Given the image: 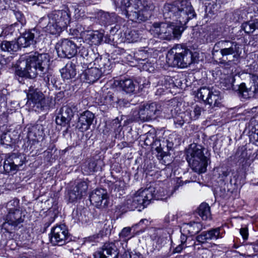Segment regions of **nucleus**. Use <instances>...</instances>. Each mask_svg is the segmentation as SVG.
Masks as SVG:
<instances>
[{
	"label": "nucleus",
	"mask_w": 258,
	"mask_h": 258,
	"mask_svg": "<svg viewBox=\"0 0 258 258\" xmlns=\"http://www.w3.org/2000/svg\"><path fill=\"white\" fill-rule=\"evenodd\" d=\"M163 16L166 20H172L169 23H155L151 29L154 37L170 40L178 39L184 30L183 26L196 16L188 0H178L165 6Z\"/></svg>",
	"instance_id": "nucleus-1"
},
{
	"label": "nucleus",
	"mask_w": 258,
	"mask_h": 258,
	"mask_svg": "<svg viewBox=\"0 0 258 258\" xmlns=\"http://www.w3.org/2000/svg\"><path fill=\"white\" fill-rule=\"evenodd\" d=\"M49 56L46 53L34 52L20 57L16 74L21 77L35 78L39 74H43L49 66Z\"/></svg>",
	"instance_id": "nucleus-2"
},
{
	"label": "nucleus",
	"mask_w": 258,
	"mask_h": 258,
	"mask_svg": "<svg viewBox=\"0 0 258 258\" xmlns=\"http://www.w3.org/2000/svg\"><path fill=\"white\" fill-rule=\"evenodd\" d=\"M114 3L116 8L132 21L147 20L154 9L153 4L147 1L114 0Z\"/></svg>",
	"instance_id": "nucleus-3"
},
{
	"label": "nucleus",
	"mask_w": 258,
	"mask_h": 258,
	"mask_svg": "<svg viewBox=\"0 0 258 258\" xmlns=\"http://www.w3.org/2000/svg\"><path fill=\"white\" fill-rule=\"evenodd\" d=\"M169 66L181 68H187L195 62L192 52L187 47L181 44L174 45L166 55Z\"/></svg>",
	"instance_id": "nucleus-4"
},
{
	"label": "nucleus",
	"mask_w": 258,
	"mask_h": 258,
	"mask_svg": "<svg viewBox=\"0 0 258 258\" xmlns=\"http://www.w3.org/2000/svg\"><path fill=\"white\" fill-rule=\"evenodd\" d=\"M27 104L29 105L36 111H39L48 109L50 101L45 98L43 94L37 89L30 87L27 94Z\"/></svg>",
	"instance_id": "nucleus-5"
},
{
	"label": "nucleus",
	"mask_w": 258,
	"mask_h": 258,
	"mask_svg": "<svg viewBox=\"0 0 258 258\" xmlns=\"http://www.w3.org/2000/svg\"><path fill=\"white\" fill-rule=\"evenodd\" d=\"M162 109V106L160 104L153 102L142 105L139 110L133 112V115L135 120L145 121L159 115Z\"/></svg>",
	"instance_id": "nucleus-6"
},
{
	"label": "nucleus",
	"mask_w": 258,
	"mask_h": 258,
	"mask_svg": "<svg viewBox=\"0 0 258 258\" xmlns=\"http://www.w3.org/2000/svg\"><path fill=\"white\" fill-rule=\"evenodd\" d=\"M196 96L198 98L201 99L212 107L218 106L221 99L219 91L211 90L206 87L199 89L196 93Z\"/></svg>",
	"instance_id": "nucleus-7"
},
{
	"label": "nucleus",
	"mask_w": 258,
	"mask_h": 258,
	"mask_svg": "<svg viewBox=\"0 0 258 258\" xmlns=\"http://www.w3.org/2000/svg\"><path fill=\"white\" fill-rule=\"evenodd\" d=\"M58 55L61 58H71L77 53V46L74 41L68 39L59 41L55 46Z\"/></svg>",
	"instance_id": "nucleus-8"
},
{
	"label": "nucleus",
	"mask_w": 258,
	"mask_h": 258,
	"mask_svg": "<svg viewBox=\"0 0 258 258\" xmlns=\"http://www.w3.org/2000/svg\"><path fill=\"white\" fill-rule=\"evenodd\" d=\"M222 48L220 52L224 59V57L232 55L234 58L237 59L241 54V45L234 41L222 40L217 43Z\"/></svg>",
	"instance_id": "nucleus-9"
},
{
	"label": "nucleus",
	"mask_w": 258,
	"mask_h": 258,
	"mask_svg": "<svg viewBox=\"0 0 258 258\" xmlns=\"http://www.w3.org/2000/svg\"><path fill=\"white\" fill-rule=\"evenodd\" d=\"M50 234V242L54 245H63L70 240L68 231L64 225L53 227Z\"/></svg>",
	"instance_id": "nucleus-10"
},
{
	"label": "nucleus",
	"mask_w": 258,
	"mask_h": 258,
	"mask_svg": "<svg viewBox=\"0 0 258 258\" xmlns=\"http://www.w3.org/2000/svg\"><path fill=\"white\" fill-rule=\"evenodd\" d=\"M167 196V195H134L132 206L135 208L142 207L144 208L154 200L161 201L167 200L169 197Z\"/></svg>",
	"instance_id": "nucleus-11"
},
{
	"label": "nucleus",
	"mask_w": 258,
	"mask_h": 258,
	"mask_svg": "<svg viewBox=\"0 0 258 258\" xmlns=\"http://www.w3.org/2000/svg\"><path fill=\"white\" fill-rule=\"evenodd\" d=\"M110 66L103 64L100 69L96 67H92L86 70L82 75V77L86 80L88 83H93L98 80L102 74H108L109 73Z\"/></svg>",
	"instance_id": "nucleus-12"
},
{
	"label": "nucleus",
	"mask_w": 258,
	"mask_h": 258,
	"mask_svg": "<svg viewBox=\"0 0 258 258\" xmlns=\"http://www.w3.org/2000/svg\"><path fill=\"white\" fill-rule=\"evenodd\" d=\"M48 16L41 19L40 23L43 27L44 31L50 34L59 35L64 31L63 28L57 24Z\"/></svg>",
	"instance_id": "nucleus-13"
},
{
	"label": "nucleus",
	"mask_w": 258,
	"mask_h": 258,
	"mask_svg": "<svg viewBox=\"0 0 258 258\" xmlns=\"http://www.w3.org/2000/svg\"><path fill=\"white\" fill-rule=\"evenodd\" d=\"M64 30L71 21V16L68 10H57L48 15Z\"/></svg>",
	"instance_id": "nucleus-14"
},
{
	"label": "nucleus",
	"mask_w": 258,
	"mask_h": 258,
	"mask_svg": "<svg viewBox=\"0 0 258 258\" xmlns=\"http://www.w3.org/2000/svg\"><path fill=\"white\" fill-rule=\"evenodd\" d=\"M74 109L75 106L73 105L63 106L60 110L59 115L55 118L56 124L61 126L68 124L74 116Z\"/></svg>",
	"instance_id": "nucleus-15"
},
{
	"label": "nucleus",
	"mask_w": 258,
	"mask_h": 258,
	"mask_svg": "<svg viewBox=\"0 0 258 258\" xmlns=\"http://www.w3.org/2000/svg\"><path fill=\"white\" fill-rule=\"evenodd\" d=\"M39 36V33L35 28L29 30L18 38V44L21 47H27L36 42V39Z\"/></svg>",
	"instance_id": "nucleus-16"
},
{
	"label": "nucleus",
	"mask_w": 258,
	"mask_h": 258,
	"mask_svg": "<svg viewBox=\"0 0 258 258\" xmlns=\"http://www.w3.org/2000/svg\"><path fill=\"white\" fill-rule=\"evenodd\" d=\"M23 221L24 218H23L21 211L17 209H11L7 215L6 222L4 223V226L6 227L8 224L14 227H16L23 223Z\"/></svg>",
	"instance_id": "nucleus-17"
},
{
	"label": "nucleus",
	"mask_w": 258,
	"mask_h": 258,
	"mask_svg": "<svg viewBox=\"0 0 258 258\" xmlns=\"http://www.w3.org/2000/svg\"><path fill=\"white\" fill-rule=\"evenodd\" d=\"M221 228L217 227L213 228L209 230L203 231L198 235L196 239L197 241L201 243H206L209 240H217L222 237L220 232Z\"/></svg>",
	"instance_id": "nucleus-18"
},
{
	"label": "nucleus",
	"mask_w": 258,
	"mask_h": 258,
	"mask_svg": "<svg viewBox=\"0 0 258 258\" xmlns=\"http://www.w3.org/2000/svg\"><path fill=\"white\" fill-rule=\"evenodd\" d=\"M151 234L152 245L154 249L159 250L166 243V234L160 229H153Z\"/></svg>",
	"instance_id": "nucleus-19"
},
{
	"label": "nucleus",
	"mask_w": 258,
	"mask_h": 258,
	"mask_svg": "<svg viewBox=\"0 0 258 258\" xmlns=\"http://www.w3.org/2000/svg\"><path fill=\"white\" fill-rule=\"evenodd\" d=\"M94 119V115L89 111L83 112L79 118L77 124L79 129L81 132H85L90 128Z\"/></svg>",
	"instance_id": "nucleus-20"
},
{
	"label": "nucleus",
	"mask_w": 258,
	"mask_h": 258,
	"mask_svg": "<svg viewBox=\"0 0 258 258\" xmlns=\"http://www.w3.org/2000/svg\"><path fill=\"white\" fill-rule=\"evenodd\" d=\"M238 91L245 99L254 97H258V77L253 80V84L249 89L246 87L244 83L241 84L239 86Z\"/></svg>",
	"instance_id": "nucleus-21"
},
{
	"label": "nucleus",
	"mask_w": 258,
	"mask_h": 258,
	"mask_svg": "<svg viewBox=\"0 0 258 258\" xmlns=\"http://www.w3.org/2000/svg\"><path fill=\"white\" fill-rule=\"evenodd\" d=\"M206 157L201 146L196 144L190 145L186 152V160L188 161L195 159H200Z\"/></svg>",
	"instance_id": "nucleus-22"
},
{
	"label": "nucleus",
	"mask_w": 258,
	"mask_h": 258,
	"mask_svg": "<svg viewBox=\"0 0 258 258\" xmlns=\"http://www.w3.org/2000/svg\"><path fill=\"white\" fill-rule=\"evenodd\" d=\"M81 35L86 40H88L92 44L97 45L100 43L103 38V34L97 31L83 30L81 31Z\"/></svg>",
	"instance_id": "nucleus-23"
},
{
	"label": "nucleus",
	"mask_w": 258,
	"mask_h": 258,
	"mask_svg": "<svg viewBox=\"0 0 258 258\" xmlns=\"http://www.w3.org/2000/svg\"><path fill=\"white\" fill-rule=\"evenodd\" d=\"M117 247L114 243H105L102 248L94 254V258H107L116 252Z\"/></svg>",
	"instance_id": "nucleus-24"
},
{
	"label": "nucleus",
	"mask_w": 258,
	"mask_h": 258,
	"mask_svg": "<svg viewBox=\"0 0 258 258\" xmlns=\"http://www.w3.org/2000/svg\"><path fill=\"white\" fill-rule=\"evenodd\" d=\"M208 160V158L204 157V158H201L200 159H194L189 161L188 163L193 171L201 173L206 171Z\"/></svg>",
	"instance_id": "nucleus-25"
},
{
	"label": "nucleus",
	"mask_w": 258,
	"mask_h": 258,
	"mask_svg": "<svg viewBox=\"0 0 258 258\" xmlns=\"http://www.w3.org/2000/svg\"><path fill=\"white\" fill-rule=\"evenodd\" d=\"M219 74L221 76L219 79L221 87L225 90L230 89L232 88L233 84L235 81L233 75V69L232 68L230 71V74H229L228 72L227 74H222L220 71H218L217 74Z\"/></svg>",
	"instance_id": "nucleus-26"
},
{
	"label": "nucleus",
	"mask_w": 258,
	"mask_h": 258,
	"mask_svg": "<svg viewBox=\"0 0 258 258\" xmlns=\"http://www.w3.org/2000/svg\"><path fill=\"white\" fill-rule=\"evenodd\" d=\"M108 195H90L91 203L98 208H105L108 204Z\"/></svg>",
	"instance_id": "nucleus-27"
},
{
	"label": "nucleus",
	"mask_w": 258,
	"mask_h": 258,
	"mask_svg": "<svg viewBox=\"0 0 258 258\" xmlns=\"http://www.w3.org/2000/svg\"><path fill=\"white\" fill-rule=\"evenodd\" d=\"M97 18L100 22L103 25H111L117 21V18L114 13L109 14L100 11L97 14Z\"/></svg>",
	"instance_id": "nucleus-28"
},
{
	"label": "nucleus",
	"mask_w": 258,
	"mask_h": 258,
	"mask_svg": "<svg viewBox=\"0 0 258 258\" xmlns=\"http://www.w3.org/2000/svg\"><path fill=\"white\" fill-rule=\"evenodd\" d=\"M61 76L64 79H71L76 75V65L73 62H68L60 70Z\"/></svg>",
	"instance_id": "nucleus-29"
},
{
	"label": "nucleus",
	"mask_w": 258,
	"mask_h": 258,
	"mask_svg": "<svg viewBox=\"0 0 258 258\" xmlns=\"http://www.w3.org/2000/svg\"><path fill=\"white\" fill-rule=\"evenodd\" d=\"M2 51L12 53L17 51L21 46L18 44V40L12 41H3L0 45Z\"/></svg>",
	"instance_id": "nucleus-30"
},
{
	"label": "nucleus",
	"mask_w": 258,
	"mask_h": 258,
	"mask_svg": "<svg viewBox=\"0 0 258 258\" xmlns=\"http://www.w3.org/2000/svg\"><path fill=\"white\" fill-rule=\"evenodd\" d=\"M182 229L184 233L187 232L188 234L192 235L199 232L202 228L200 223L193 222L184 223L182 225Z\"/></svg>",
	"instance_id": "nucleus-31"
},
{
	"label": "nucleus",
	"mask_w": 258,
	"mask_h": 258,
	"mask_svg": "<svg viewBox=\"0 0 258 258\" xmlns=\"http://www.w3.org/2000/svg\"><path fill=\"white\" fill-rule=\"evenodd\" d=\"M241 30L246 34H250L258 30V19L251 20L243 23L241 26Z\"/></svg>",
	"instance_id": "nucleus-32"
},
{
	"label": "nucleus",
	"mask_w": 258,
	"mask_h": 258,
	"mask_svg": "<svg viewBox=\"0 0 258 258\" xmlns=\"http://www.w3.org/2000/svg\"><path fill=\"white\" fill-rule=\"evenodd\" d=\"M196 212L203 220H208L211 219V214L210 208L209 205L205 203H203L199 206L196 210Z\"/></svg>",
	"instance_id": "nucleus-33"
},
{
	"label": "nucleus",
	"mask_w": 258,
	"mask_h": 258,
	"mask_svg": "<svg viewBox=\"0 0 258 258\" xmlns=\"http://www.w3.org/2000/svg\"><path fill=\"white\" fill-rule=\"evenodd\" d=\"M10 158L12 161V163L14 164V167L16 168L17 172L18 171L19 167L22 166L25 162V157L21 154L12 153L8 154Z\"/></svg>",
	"instance_id": "nucleus-34"
},
{
	"label": "nucleus",
	"mask_w": 258,
	"mask_h": 258,
	"mask_svg": "<svg viewBox=\"0 0 258 258\" xmlns=\"http://www.w3.org/2000/svg\"><path fill=\"white\" fill-rule=\"evenodd\" d=\"M12 162L8 154L7 155L3 164L4 172L5 174H15L17 172L16 168Z\"/></svg>",
	"instance_id": "nucleus-35"
},
{
	"label": "nucleus",
	"mask_w": 258,
	"mask_h": 258,
	"mask_svg": "<svg viewBox=\"0 0 258 258\" xmlns=\"http://www.w3.org/2000/svg\"><path fill=\"white\" fill-rule=\"evenodd\" d=\"M79 55L88 61H91L96 58L93 50L85 47H82L80 48Z\"/></svg>",
	"instance_id": "nucleus-36"
},
{
	"label": "nucleus",
	"mask_w": 258,
	"mask_h": 258,
	"mask_svg": "<svg viewBox=\"0 0 258 258\" xmlns=\"http://www.w3.org/2000/svg\"><path fill=\"white\" fill-rule=\"evenodd\" d=\"M119 85L123 91L128 93L133 92L136 86L131 79H125L120 81Z\"/></svg>",
	"instance_id": "nucleus-37"
},
{
	"label": "nucleus",
	"mask_w": 258,
	"mask_h": 258,
	"mask_svg": "<svg viewBox=\"0 0 258 258\" xmlns=\"http://www.w3.org/2000/svg\"><path fill=\"white\" fill-rule=\"evenodd\" d=\"M189 115L188 112H181L175 116L174 118V123L178 126H181L185 122H188L190 120L188 117H186V115Z\"/></svg>",
	"instance_id": "nucleus-38"
},
{
	"label": "nucleus",
	"mask_w": 258,
	"mask_h": 258,
	"mask_svg": "<svg viewBox=\"0 0 258 258\" xmlns=\"http://www.w3.org/2000/svg\"><path fill=\"white\" fill-rule=\"evenodd\" d=\"M125 41L128 43H134L139 41L140 36L137 31L127 30L124 33Z\"/></svg>",
	"instance_id": "nucleus-39"
},
{
	"label": "nucleus",
	"mask_w": 258,
	"mask_h": 258,
	"mask_svg": "<svg viewBox=\"0 0 258 258\" xmlns=\"http://www.w3.org/2000/svg\"><path fill=\"white\" fill-rule=\"evenodd\" d=\"M88 185L87 182L83 181L79 182L73 189V192L78 194L86 192L88 189Z\"/></svg>",
	"instance_id": "nucleus-40"
},
{
	"label": "nucleus",
	"mask_w": 258,
	"mask_h": 258,
	"mask_svg": "<svg viewBox=\"0 0 258 258\" xmlns=\"http://www.w3.org/2000/svg\"><path fill=\"white\" fill-rule=\"evenodd\" d=\"M235 157L239 161H243L247 157V152L244 146L238 147L235 154Z\"/></svg>",
	"instance_id": "nucleus-41"
},
{
	"label": "nucleus",
	"mask_w": 258,
	"mask_h": 258,
	"mask_svg": "<svg viewBox=\"0 0 258 258\" xmlns=\"http://www.w3.org/2000/svg\"><path fill=\"white\" fill-rule=\"evenodd\" d=\"M131 230V227H126L123 228L119 233L120 239H122L123 241H126L131 238L132 237Z\"/></svg>",
	"instance_id": "nucleus-42"
},
{
	"label": "nucleus",
	"mask_w": 258,
	"mask_h": 258,
	"mask_svg": "<svg viewBox=\"0 0 258 258\" xmlns=\"http://www.w3.org/2000/svg\"><path fill=\"white\" fill-rule=\"evenodd\" d=\"M138 194H154L155 192V188L154 183H148L145 187L141 188L138 191Z\"/></svg>",
	"instance_id": "nucleus-43"
},
{
	"label": "nucleus",
	"mask_w": 258,
	"mask_h": 258,
	"mask_svg": "<svg viewBox=\"0 0 258 258\" xmlns=\"http://www.w3.org/2000/svg\"><path fill=\"white\" fill-rule=\"evenodd\" d=\"M203 111V109L202 107H200L198 105H196L194 107V110L191 111L189 114L190 117H189V119H191L193 120H196L199 118L200 115L201 114L202 111Z\"/></svg>",
	"instance_id": "nucleus-44"
},
{
	"label": "nucleus",
	"mask_w": 258,
	"mask_h": 258,
	"mask_svg": "<svg viewBox=\"0 0 258 258\" xmlns=\"http://www.w3.org/2000/svg\"><path fill=\"white\" fill-rule=\"evenodd\" d=\"M180 244L184 245H190V246L195 244V241L192 239H190L185 234L181 233L180 236Z\"/></svg>",
	"instance_id": "nucleus-45"
},
{
	"label": "nucleus",
	"mask_w": 258,
	"mask_h": 258,
	"mask_svg": "<svg viewBox=\"0 0 258 258\" xmlns=\"http://www.w3.org/2000/svg\"><path fill=\"white\" fill-rule=\"evenodd\" d=\"M114 101V95L113 94L109 91L106 95L104 96V102L103 103L106 105H112Z\"/></svg>",
	"instance_id": "nucleus-46"
},
{
	"label": "nucleus",
	"mask_w": 258,
	"mask_h": 258,
	"mask_svg": "<svg viewBox=\"0 0 258 258\" xmlns=\"http://www.w3.org/2000/svg\"><path fill=\"white\" fill-rule=\"evenodd\" d=\"M155 135L152 133H148L144 139V144L146 146H152L154 140Z\"/></svg>",
	"instance_id": "nucleus-47"
},
{
	"label": "nucleus",
	"mask_w": 258,
	"mask_h": 258,
	"mask_svg": "<svg viewBox=\"0 0 258 258\" xmlns=\"http://www.w3.org/2000/svg\"><path fill=\"white\" fill-rule=\"evenodd\" d=\"M96 165L95 161H90L88 163V166L84 168V170L88 173L94 172L96 171Z\"/></svg>",
	"instance_id": "nucleus-48"
},
{
	"label": "nucleus",
	"mask_w": 258,
	"mask_h": 258,
	"mask_svg": "<svg viewBox=\"0 0 258 258\" xmlns=\"http://www.w3.org/2000/svg\"><path fill=\"white\" fill-rule=\"evenodd\" d=\"M14 31V28L12 26H9L4 28L0 34V37H6L9 35H12Z\"/></svg>",
	"instance_id": "nucleus-49"
},
{
	"label": "nucleus",
	"mask_w": 258,
	"mask_h": 258,
	"mask_svg": "<svg viewBox=\"0 0 258 258\" xmlns=\"http://www.w3.org/2000/svg\"><path fill=\"white\" fill-rule=\"evenodd\" d=\"M220 63L221 64H223L224 65V67L225 69H230V71L231 70V69L233 68V70L235 69V67H232V66H230V64L231 63H233L232 61H226V59H220ZM228 72L229 73V74H230V71H229V72L227 71V72ZM235 72V70H233V72Z\"/></svg>",
	"instance_id": "nucleus-50"
},
{
	"label": "nucleus",
	"mask_w": 258,
	"mask_h": 258,
	"mask_svg": "<svg viewBox=\"0 0 258 258\" xmlns=\"http://www.w3.org/2000/svg\"><path fill=\"white\" fill-rule=\"evenodd\" d=\"M162 143V140L160 139H156L154 140L152 147L153 148H155V150L158 152L161 153V144Z\"/></svg>",
	"instance_id": "nucleus-51"
},
{
	"label": "nucleus",
	"mask_w": 258,
	"mask_h": 258,
	"mask_svg": "<svg viewBox=\"0 0 258 258\" xmlns=\"http://www.w3.org/2000/svg\"><path fill=\"white\" fill-rule=\"evenodd\" d=\"M80 195H67L66 199L70 203H75L78 199L81 198Z\"/></svg>",
	"instance_id": "nucleus-52"
},
{
	"label": "nucleus",
	"mask_w": 258,
	"mask_h": 258,
	"mask_svg": "<svg viewBox=\"0 0 258 258\" xmlns=\"http://www.w3.org/2000/svg\"><path fill=\"white\" fill-rule=\"evenodd\" d=\"M15 15L18 21L22 25H24L26 24V20L24 16L21 12H17L15 14Z\"/></svg>",
	"instance_id": "nucleus-53"
},
{
	"label": "nucleus",
	"mask_w": 258,
	"mask_h": 258,
	"mask_svg": "<svg viewBox=\"0 0 258 258\" xmlns=\"http://www.w3.org/2000/svg\"><path fill=\"white\" fill-rule=\"evenodd\" d=\"M190 245H184L182 244H179L177 245L175 248H174L173 250V251L172 252V254H175L176 253H180L181 252V251L187 247H189Z\"/></svg>",
	"instance_id": "nucleus-54"
},
{
	"label": "nucleus",
	"mask_w": 258,
	"mask_h": 258,
	"mask_svg": "<svg viewBox=\"0 0 258 258\" xmlns=\"http://www.w3.org/2000/svg\"><path fill=\"white\" fill-rule=\"evenodd\" d=\"M240 233L244 240L247 239L248 236V232L247 228H241L240 229Z\"/></svg>",
	"instance_id": "nucleus-55"
},
{
	"label": "nucleus",
	"mask_w": 258,
	"mask_h": 258,
	"mask_svg": "<svg viewBox=\"0 0 258 258\" xmlns=\"http://www.w3.org/2000/svg\"><path fill=\"white\" fill-rule=\"evenodd\" d=\"M176 218V215L171 213H169L166 216V217L165 218V220L166 222H169L171 221H174Z\"/></svg>",
	"instance_id": "nucleus-56"
},
{
	"label": "nucleus",
	"mask_w": 258,
	"mask_h": 258,
	"mask_svg": "<svg viewBox=\"0 0 258 258\" xmlns=\"http://www.w3.org/2000/svg\"><path fill=\"white\" fill-rule=\"evenodd\" d=\"M168 146V140L163 139L162 140V143L161 144V152H166V147Z\"/></svg>",
	"instance_id": "nucleus-57"
},
{
	"label": "nucleus",
	"mask_w": 258,
	"mask_h": 258,
	"mask_svg": "<svg viewBox=\"0 0 258 258\" xmlns=\"http://www.w3.org/2000/svg\"><path fill=\"white\" fill-rule=\"evenodd\" d=\"M252 137L253 139L258 142V123L255 125L254 131Z\"/></svg>",
	"instance_id": "nucleus-58"
},
{
	"label": "nucleus",
	"mask_w": 258,
	"mask_h": 258,
	"mask_svg": "<svg viewBox=\"0 0 258 258\" xmlns=\"http://www.w3.org/2000/svg\"><path fill=\"white\" fill-rule=\"evenodd\" d=\"M183 185V182L180 178H177L176 180V185L174 187V191H176L180 186Z\"/></svg>",
	"instance_id": "nucleus-59"
},
{
	"label": "nucleus",
	"mask_w": 258,
	"mask_h": 258,
	"mask_svg": "<svg viewBox=\"0 0 258 258\" xmlns=\"http://www.w3.org/2000/svg\"><path fill=\"white\" fill-rule=\"evenodd\" d=\"M239 172L238 171H236L232 173V178L234 180V183H236L239 180Z\"/></svg>",
	"instance_id": "nucleus-60"
},
{
	"label": "nucleus",
	"mask_w": 258,
	"mask_h": 258,
	"mask_svg": "<svg viewBox=\"0 0 258 258\" xmlns=\"http://www.w3.org/2000/svg\"><path fill=\"white\" fill-rule=\"evenodd\" d=\"M130 258H144L143 255L139 253H132L130 254Z\"/></svg>",
	"instance_id": "nucleus-61"
},
{
	"label": "nucleus",
	"mask_w": 258,
	"mask_h": 258,
	"mask_svg": "<svg viewBox=\"0 0 258 258\" xmlns=\"http://www.w3.org/2000/svg\"><path fill=\"white\" fill-rule=\"evenodd\" d=\"M253 250L258 251V240L253 244Z\"/></svg>",
	"instance_id": "nucleus-62"
},
{
	"label": "nucleus",
	"mask_w": 258,
	"mask_h": 258,
	"mask_svg": "<svg viewBox=\"0 0 258 258\" xmlns=\"http://www.w3.org/2000/svg\"><path fill=\"white\" fill-rule=\"evenodd\" d=\"M229 175V172L227 170L223 171L221 175L222 177H227Z\"/></svg>",
	"instance_id": "nucleus-63"
},
{
	"label": "nucleus",
	"mask_w": 258,
	"mask_h": 258,
	"mask_svg": "<svg viewBox=\"0 0 258 258\" xmlns=\"http://www.w3.org/2000/svg\"><path fill=\"white\" fill-rule=\"evenodd\" d=\"M147 223H148V220L146 219H144L141 220L140 221L138 224V225H141L142 224H144V223L146 224Z\"/></svg>",
	"instance_id": "nucleus-64"
}]
</instances>
